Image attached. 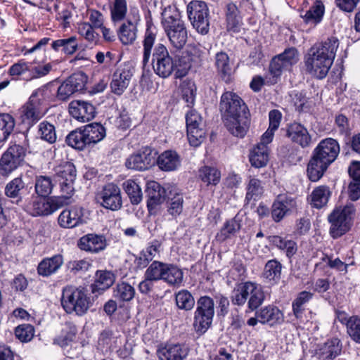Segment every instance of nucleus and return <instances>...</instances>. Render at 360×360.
Listing matches in <instances>:
<instances>
[{"label": "nucleus", "mask_w": 360, "mask_h": 360, "mask_svg": "<svg viewBox=\"0 0 360 360\" xmlns=\"http://www.w3.org/2000/svg\"><path fill=\"white\" fill-rule=\"evenodd\" d=\"M55 172L57 177L58 178V181L74 182L76 179L75 167L70 162H65L58 165L56 167Z\"/></svg>", "instance_id": "obj_50"}, {"label": "nucleus", "mask_w": 360, "mask_h": 360, "mask_svg": "<svg viewBox=\"0 0 360 360\" xmlns=\"http://www.w3.org/2000/svg\"><path fill=\"white\" fill-rule=\"evenodd\" d=\"M86 139L89 145L95 144L103 140L105 135V127L99 123H91L84 127Z\"/></svg>", "instance_id": "obj_42"}, {"label": "nucleus", "mask_w": 360, "mask_h": 360, "mask_svg": "<svg viewBox=\"0 0 360 360\" xmlns=\"http://www.w3.org/2000/svg\"><path fill=\"white\" fill-rule=\"evenodd\" d=\"M123 188L128 195L130 201L134 205H138L143 198L141 187L131 179L125 181L123 183Z\"/></svg>", "instance_id": "obj_53"}, {"label": "nucleus", "mask_w": 360, "mask_h": 360, "mask_svg": "<svg viewBox=\"0 0 360 360\" xmlns=\"http://www.w3.org/2000/svg\"><path fill=\"white\" fill-rule=\"evenodd\" d=\"M167 265V263L153 261L146 269L144 276L154 281L162 280Z\"/></svg>", "instance_id": "obj_57"}, {"label": "nucleus", "mask_w": 360, "mask_h": 360, "mask_svg": "<svg viewBox=\"0 0 360 360\" xmlns=\"http://www.w3.org/2000/svg\"><path fill=\"white\" fill-rule=\"evenodd\" d=\"M46 91L45 88L37 89L21 108L20 118L23 123L33 125L44 116L46 110L43 106V101L45 99Z\"/></svg>", "instance_id": "obj_6"}, {"label": "nucleus", "mask_w": 360, "mask_h": 360, "mask_svg": "<svg viewBox=\"0 0 360 360\" xmlns=\"http://www.w3.org/2000/svg\"><path fill=\"white\" fill-rule=\"evenodd\" d=\"M134 295L135 290L134 287L124 282L118 283L114 290L115 297L122 301H129L132 300Z\"/></svg>", "instance_id": "obj_64"}, {"label": "nucleus", "mask_w": 360, "mask_h": 360, "mask_svg": "<svg viewBox=\"0 0 360 360\" xmlns=\"http://www.w3.org/2000/svg\"><path fill=\"white\" fill-rule=\"evenodd\" d=\"M118 343H121L118 338L114 336L110 331H103L98 339V345L105 352L117 348Z\"/></svg>", "instance_id": "obj_60"}, {"label": "nucleus", "mask_w": 360, "mask_h": 360, "mask_svg": "<svg viewBox=\"0 0 360 360\" xmlns=\"http://www.w3.org/2000/svg\"><path fill=\"white\" fill-rule=\"evenodd\" d=\"M82 209L73 207L64 210L58 217V224L63 228H74L82 221Z\"/></svg>", "instance_id": "obj_28"}, {"label": "nucleus", "mask_w": 360, "mask_h": 360, "mask_svg": "<svg viewBox=\"0 0 360 360\" xmlns=\"http://www.w3.org/2000/svg\"><path fill=\"white\" fill-rule=\"evenodd\" d=\"M297 207L295 198L287 194L278 195L271 206V217L274 221H281Z\"/></svg>", "instance_id": "obj_20"}, {"label": "nucleus", "mask_w": 360, "mask_h": 360, "mask_svg": "<svg viewBox=\"0 0 360 360\" xmlns=\"http://www.w3.org/2000/svg\"><path fill=\"white\" fill-rule=\"evenodd\" d=\"M87 82V77L82 72L72 74L58 88L57 98L60 101L68 99L73 94L83 90Z\"/></svg>", "instance_id": "obj_15"}, {"label": "nucleus", "mask_w": 360, "mask_h": 360, "mask_svg": "<svg viewBox=\"0 0 360 360\" xmlns=\"http://www.w3.org/2000/svg\"><path fill=\"white\" fill-rule=\"evenodd\" d=\"M198 176L207 186H215L220 181L221 172L216 167L204 166L199 169Z\"/></svg>", "instance_id": "obj_45"}, {"label": "nucleus", "mask_w": 360, "mask_h": 360, "mask_svg": "<svg viewBox=\"0 0 360 360\" xmlns=\"http://www.w3.org/2000/svg\"><path fill=\"white\" fill-rule=\"evenodd\" d=\"M338 46L339 41L333 37L315 44L304 57L306 71L316 78H325L333 63Z\"/></svg>", "instance_id": "obj_1"}, {"label": "nucleus", "mask_w": 360, "mask_h": 360, "mask_svg": "<svg viewBox=\"0 0 360 360\" xmlns=\"http://www.w3.org/2000/svg\"><path fill=\"white\" fill-rule=\"evenodd\" d=\"M26 155L24 147L14 144L11 146L0 159V176L8 177L23 162Z\"/></svg>", "instance_id": "obj_10"}, {"label": "nucleus", "mask_w": 360, "mask_h": 360, "mask_svg": "<svg viewBox=\"0 0 360 360\" xmlns=\"http://www.w3.org/2000/svg\"><path fill=\"white\" fill-rule=\"evenodd\" d=\"M162 25L171 45L177 49H182L188 39V32L184 22L176 11L169 14L165 10L162 13Z\"/></svg>", "instance_id": "obj_4"}, {"label": "nucleus", "mask_w": 360, "mask_h": 360, "mask_svg": "<svg viewBox=\"0 0 360 360\" xmlns=\"http://www.w3.org/2000/svg\"><path fill=\"white\" fill-rule=\"evenodd\" d=\"M224 124L228 131L236 137L243 138L246 134L250 125L248 113L238 114L224 119Z\"/></svg>", "instance_id": "obj_23"}, {"label": "nucleus", "mask_w": 360, "mask_h": 360, "mask_svg": "<svg viewBox=\"0 0 360 360\" xmlns=\"http://www.w3.org/2000/svg\"><path fill=\"white\" fill-rule=\"evenodd\" d=\"M270 245L283 251L289 259L292 257L297 251V245L295 240L288 236L272 235L268 237Z\"/></svg>", "instance_id": "obj_27"}, {"label": "nucleus", "mask_w": 360, "mask_h": 360, "mask_svg": "<svg viewBox=\"0 0 360 360\" xmlns=\"http://www.w3.org/2000/svg\"><path fill=\"white\" fill-rule=\"evenodd\" d=\"M89 22H81L78 25V33L88 42L96 44L99 39V34L94 30Z\"/></svg>", "instance_id": "obj_61"}, {"label": "nucleus", "mask_w": 360, "mask_h": 360, "mask_svg": "<svg viewBox=\"0 0 360 360\" xmlns=\"http://www.w3.org/2000/svg\"><path fill=\"white\" fill-rule=\"evenodd\" d=\"M132 76L133 71L130 65L123 64L118 66L112 76L111 91L117 96L122 95L127 89Z\"/></svg>", "instance_id": "obj_18"}, {"label": "nucleus", "mask_w": 360, "mask_h": 360, "mask_svg": "<svg viewBox=\"0 0 360 360\" xmlns=\"http://www.w3.org/2000/svg\"><path fill=\"white\" fill-rule=\"evenodd\" d=\"M215 66L221 79L226 83L230 82L233 71L229 57L226 53L221 51L216 53Z\"/></svg>", "instance_id": "obj_32"}, {"label": "nucleus", "mask_w": 360, "mask_h": 360, "mask_svg": "<svg viewBox=\"0 0 360 360\" xmlns=\"http://www.w3.org/2000/svg\"><path fill=\"white\" fill-rule=\"evenodd\" d=\"M69 112L75 119L82 122L93 120L96 113L95 107L91 103L81 100L70 103Z\"/></svg>", "instance_id": "obj_22"}, {"label": "nucleus", "mask_w": 360, "mask_h": 360, "mask_svg": "<svg viewBox=\"0 0 360 360\" xmlns=\"http://www.w3.org/2000/svg\"><path fill=\"white\" fill-rule=\"evenodd\" d=\"M156 151L150 148H145L136 154L131 155L126 161L129 169L143 171L154 165L156 159Z\"/></svg>", "instance_id": "obj_17"}, {"label": "nucleus", "mask_w": 360, "mask_h": 360, "mask_svg": "<svg viewBox=\"0 0 360 360\" xmlns=\"http://www.w3.org/2000/svg\"><path fill=\"white\" fill-rule=\"evenodd\" d=\"M167 207L169 214L174 217L179 215L183 211V194L175 188L167 193Z\"/></svg>", "instance_id": "obj_38"}, {"label": "nucleus", "mask_w": 360, "mask_h": 360, "mask_svg": "<svg viewBox=\"0 0 360 360\" xmlns=\"http://www.w3.org/2000/svg\"><path fill=\"white\" fill-rule=\"evenodd\" d=\"M241 223L240 219L236 216L231 219L226 221L219 232L217 235V238L220 240H225L227 238L234 236L240 231Z\"/></svg>", "instance_id": "obj_44"}, {"label": "nucleus", "mask_w": 360, "mask_h": 360, "mask_svg": "<svg viewBox=\"0 0 360 360\" xmlns=\"http://www.w3.org/2000/svg\"><path fill=\"white\" fill-rule=\"evenodd\" d=\"M140 15L138 9L130 8L127 18L117 30L119 40L123 45H131L134 43L138 35V25L140 22Z\"/></svg>", "instance_id": "obj_12"}, {"label": "nucleus", "mask_w": 360, "mask_h": 360, "mask_svg": "<svg viewBox=\"0 0 360 360\" xmlns=\"http://www.w3.org/2000/svg\"><path fill=\"white\" fill-rule=\"evenodd\" d=\"M115 282L114 274L109 271H97L94 283L92 284V292L104 291L109 288Z\"/></svg>", "instance_id": "obj_40"}, {"label": "nucleus", "mask_w": 360, "mask_h": 360, "mask_svg": "<svg viewBox=\"0 0 360 360\" xmlns=\"http://www.w3.org/2000/svg\"><path fill=\"white\" fill-rule=\"evenodd\" d=\"M155 162L159 168L165 172L174 171L181 165L180 156L176 151L171 150L162 153Z\"/></svg>", "instance_id": "obj_30"}, {"label": "nucleus", "mask_w": 360, "mask_h": 360, "mask_svg": "<svg viewBox=\"0 0 360 360\" xmlns=\"http://www.w3.org/2000/svg\"><path fill=\"white\" fill-rule=\"evenodd\" d=\"M63 264L62 255H56L51 257L44 259L38 265L39 275L49 276L56 273Z\"/></svg>", "instance_id": "obj_35"}, {"label": "nucleus", "mask_w": 360, "mask_h": 360, "mask_svg": "<svg viewBox=\"0 0 360 360\" xmlns=\"http://www.w3.org/2000/svg\"><path fill=\"white\" fill-rule=\"evenodd\" d=\"M53 184L50 177L46 176H37L35 181V191L38 196L47 197L52 191Z\"/></svg>", "instance_id": "obj_58"}, {"label": "nucleus", "mask_w": 360, "mask_h": 360, "mask_svg": "<svg viewBox=\"0 0 360 360\" xmlns=\"http://www.w3.org/2000/svg\"><path fill=\"white\" fill-rule=\"evenodd\" d=\"M342 351V345L338 338H333L321 345L316 352L319 360H333Z\"/></svg>", "instance_id": "obj_29"}, {"label": "nucleus", "mask_w": 360, "mask_h": 360, "mask_svg": "<svg viewBox=\"0 0 360 360\" xmlns=\"http://www.w3.org/2000/svg\"><path fill=\"white\" fill-rule=\"evenodd\" d=\"M77 335V326L70 322L65 323L60 333L53 339V344L66 347L75 341Z\"/></svg>", "instance_id": "obj_31"}, {"label": "nucleus", "mask_w": 360, "mask_h": 360, "mask_svg": "<svg viewBox=\"0 0 360 360\" xmlns=\"http://www.w3.org/2000/svg\"><path fill=\"white\" fill-rule=\"evenodd\" d=\"M127 0H113L110 6V15L113 22H121L128 15Z\"/></svg>", "instance_id": "obj_48"}, {"label": "nucleus", "mask_w": 360, "mask_h": 360, "mask_svg": "<svg viewBox=\"0 0 360 360\" xmlns=\"http://www.w3.org/2000/svg\"><path fill=\"white\" fill-rule=\"evenodd\" d=\"M153 68L155 72L161 77L171 75L175 65L167 47L162 44H158L153 51L152 57Z\"/></svg>", "instance_id": "obj_13"}, {"label": "nucleus", "mask_w": 360, "mask_h": 360, "mask_svg": "<svg viewBox=\"0 0 360 360\" xmlns=\"http://www.w3.org/2000/svg\"><path fill=\"white\" fill-rule=\"evenodd\" d=\"M269 126L262 136L260 142L255 146L250 151L249 160L251 165L255 168L266 166L269 159V148L268 145L274 139V132L279 127L281 114L277 110L269 112Z\"/></svg>", "instance_id": "obj_3"}, {"label": "nucleus", "mask_w": 360, "mask_h": 360, "mask_svg": "<svg viewBox=\"0 0 360 360\" xmlns=\"http://www.w3.org/2000/svg\"><path fill=\"white\" fill-rule=\"evenodd\" d=\"M330 195V191L327 186H319L311 194V204L314 207L321 208L327 204Z\"/></svg>", "instance_id": "obj_46"}, {"label": "nucleus", "mask_w": 360, "mask_h": 360, "mask_svg": "<svg viewBox=\"0 0 360 360\" xmlns=\"http://www.w3.org/2000/svg\"><path fill=\"white\" fill-rule=\"evenodd\" d=\"M219 107L224 119L237 116L238 114L248 113L245 103L239 96L232 91H226L222 94Z\"/></svg>", "instance_id": "obj_14"}, {"label": "nucleus", "mask_w": 360, "mask_h": 360, "mask_svg": "<svg viewBox=\"0 0 360 360\" xmlns=\"http://www.w3.org/2000/svg\"><path fill=\"white\" fill-rule=\"evenodd\" d=\"M252 290L249 292L248 307L255 310L264 302V295L261 287L256 283L252 282Z\"/></svg>", "instance_id": "obj_63"}, {"label": "nucleus", "mask_w": 360, "mask_h": 360, "mask_svg": "<svg viewBox=\"0 0 360 360\" xmlns=\"http://www.w3.org/2000/svg\"><path fill=\"white\" fill-rule=\"evenodd\" d=\"M51 48L55 51H62L65 55H72L78 48L77 37L72 36L66 39L55 40L51 44Z\"/></svg>", "instance_id": "obj_41"}, {"label": "nucleus", "mask_w": 360, "mask_h": 360, "mask_svg": "<svg viewBox=\"0 0 360 360\" xmlns=\"http://www.w3.org/2000/svg\"><path fill=\"white\" fill-rule=\"evenodd\" d=\"M156 39V34L153 30L148 27L145 32L144 39L143 41V64L146 65L151 56V51Z\"/></svg>", "instance_id": "obj_54"}, {"label": "nucleus", "mask_w": 360, "mask_h": 360, "mask_svg": "<svg viewBox=\"0 0 360 360\" xmlns=\"http://www.w3.org/2000/svg\"><path fill=\"white\" fill-rule=\"evenodd\" d=\"M184 273L178 266L167 264L162 281L169 285L179 287L183 283Z\"/></svg>", "instance_id": "obj_43"}, {"label": "nucleus", "mask_w": 360, "mask_h": 360, "mask_svg": "<svg viewBox=\"0 0 360 360\" xmlns=\"http://www.w3.org/2000/svg\"><path fill=\"white\" fill-rule=\"evenodd\" d=\"M175 302L179 309L191 310L195 306V299L188 290H181L175 293Z\"/></svg>", "instance_id": "obj_52"}, {"label": "nucleus", "mask_w": 360, "mask_h": 360, "mask_svg": "<svg viewBox=\"0 0 360 360\" xmlns=\"http://www.w3.org/2000/svg\"><path fill=\"white\" fill-rule=\"evenodd\" d=\"M252 290V282H245L238 285L233 291L232 302L234 304L243 305L249 297V292Z\"/></svg>", "instance_id": "obj_49"}, {"label": "nucleus", "mask_w": 360, "mask_h": 360, "mask_svg": "<svg viewBox=\"0 0 360 360\" xmlns=\"http://www.w3.org/2000/svg\"><path fill=\"white\" fill-rule=\"evenodd\" d=\"M79 248L91 253H98L105 249L107 242L103 235L89 233L83 236L78 242Z\"/></svg>", "instance_id": "obj_25"}, {"label": "nucleus", "mask_w": 360, "mask_h": 360, "mask_svg": "<svg viewBox=\"0 0 360 360\" xmlns=\"http://www.w3.org/2000/svg\"><path fill=\"white\" fill-rule=\"evenodd\" d=\"M147 206L150 211L160 205L164 200L165 189L157 182L152 181L148 184L146 189Z\"/></svg>", "instance_id": "obj_34"}, {"label": "nucleus", "mask_w": 360, "mask_h": 360, "mask_svg": "<svg viewBox=\"0 0 360 360\" xmlns=\"http://www.w3.org/2000/svg\"><path fill=\"white\" fill-rule=\"evenodd\" d=\"M195 61V58L188 52H183L181 55L176 56L174 60L176 77L186 76Z\"/></svg>", "instance_id": "obj_37"}, {"label": "nucleus", "mask_w": 360, "mask_h": 360, "mask_svg": "<svg viewBox=\"0 0 360 360\" xmlns=\"http://www.w3.org/2000/svg\"><path fill=\"white\" fill-rule=\"evenodd\" d=\"M161 244L158 240L152 241L141 252L136 259L137 265L141 268L146 267L150 262L158 257Z\"/></svg>", "instance_id": "obj_39"}, {"label": "nucleus", "mask_w": 360, "mask_h": 360, "mask_svg": "<svg viewBox=\"0 0 360 360\" xmlns=\"http://www.w3.org/2000/svg\"><path fill=\"white\" fill-rule=\"evenodd\" d=\"M63 204L64 200L60 197L34 196L26 205V210L32 216H46L56 212Z\"/></svg>", "instance_id": "obj_11"}, {"label": "nucleus", "mask_w": 360, "mask_h": 360, "mask_svg": "<svg viewBox=\"0 0 360 360\" xmlns=\"http://www.w3.org/2000/svg\"><path fill=\"white\" fill-rule=\"evenodd\" d=\"M282 265L276 259L266 262L264 270V276L269 281H278L281 278Z\"/></svg>", "instance_id": "obj_55"}, {"label": "nucleus", "mask_w": 360, "mask_h": 360, "mask_svg": "<svg viewBox=\"0 0 360 360\" xmlns=\"http://www.w3.org/2000/svg\"><path fill=\"white\" fill-rule=\"evenodd\" d=\"M225 16L227 30L233 32H239L242 24V16L235 4L229 3L226 6Z\"/></svg>", "instance_id": "obj_33"}, {"label": "nucleus", "mask_w": 360, "mask_h": 360, "mask_svg": "<svg viewBox=\"0 0 360 360\" xmlns=\"http://www.w3.org/2000/svg\"><path fill=\"white\" fill-rule=\"evenodd\" d=\"M298 60V53L295 49H286L283 53L272 59L270 63V71L274 76L277 77L283 70H290Z\"/></svg>", "instance_id": "obj_19"}, {"label": "nucleus", "mask_w": 360, "mask_h": 360, "mask_svg": "<svg viewBox=\"0 0 360 360\" xmlns=\"http://www.w3.org/2000/svg\"><path fill=\"white\" fill-rule=\"evenodd\" d=\"M66 143L72 148L80 150L89 146L84 129L70 132L66 137Z\"/></svg>", "instance_id": "obj_47"}, {"label": "nucleus", "mask_w": 360, "mask_h": 360, "mask_svg": "<svg viewBox=\"0 0 360 360\" xmlns=\"http://www.w3.org/2000/svg\"><path fill=\"white\" fill-rule=\"evenodd\" d=\"M181 91L183 99L186 101L188 106L194 104L195 99L196 86L193 81L185 79L181 84Z\"/></svg>", "instance_id": "obj_56"}, {"label": "nucleus", "mask_w": 360, "mask_h": 360, "mask_svg": "<svg viewBox=\"0 0 360 360\" xmlns=\"http://www.w3.org/2000/svg\"><path fill=\"white\" fill-rule=\"evenodd\" d=\"M340 153L338 142L332 138L321 140L315 148L313 156L307 166V175L311 181L319 180L328 166Z\"/></svg>", "instance_id": "obj_2"}, {"label": "nucleus", "mask_w": 360, "mask_h": 360, "mask_svg": "<svg viewBox=\"0 0 360 360\" xmlns=\"http://www.w3.org/2000/svg\"><path fill=\"white\" fill-rule=\"evenodd\" d=\"M15 127L14 118L8 113L0 114V143L8 139Z\"/></svg>", "instance_id": "obj_51"}, {"label": "nucleus", "mask_w": 360, "mask_h": 360, "mask_svg": "<svg viewBox=\"0 0 360 360\" xmlns=\"http://www.w3.org/2000/svg\"><path fill=\"white\" fill-rule=\"evenodd\" d=\"M38 134L41 139L49 143H53L56 141L55 127L47 121H43L39 124Z\"/></svg>", "instance_id": "obj_62"}, {"label": "nucleus", "mask_w": 360, "mask_h": 360, "mask_svg": "<svg viewBox=\"0 0 360 360\" xmlns=\"http://www.w3.org/2000/svg\"><path fill=\"white\" fill-rule=\"evenodd\" d=\"M214 314V304L212 298L202 296L197 300L193 326L200 335L204 334L211 326Z\"/></svg>", "instance_id": "obj_7"}, {"label": "nucleus", "mask_w": 360, "mask_h": 360, "mask_svg": "<svg viewBox=\"0 0 360 360\" xmlns=\"http://www.w3.org/2000/svg\"><path fill=\"white\" fill-rule=\"evenodd\" d=\"M97 198L101 205L106 209L115 211L122 207L120 188L115 184H106L98 194Z\"/></svg>", "instance_id": "obj_16"}, {"label": "nucleus", "mask_w": 360, "mask_h": 360, "mask_svg": "<svg viewBox=\"0 0 360 360\" xmlns=\"http://www.w3.org/2000/svg\"><path fill=\"white\" fill-rule=\"evenodd\" d=\"M354 208L352 205L338 207L328 216L331 226L330 233L333 238H337L348 231L351 226Z\"/></svg>", "instance_id": "obj_9"}, {"label": "nucleus", "mask_w": 360, "mask_h": 360, "mask_svg": "<svg viewBox=\"0 0 360 360\" xmlns=\"http://www.w3.org/2000/svg\"><path fill=\"white\" fill-rule=\"evenodd\" d=\"M187 13L191 25L201 34L210 30V11L203 1L193 0L187 6Z\"/></svg>", "instance_id": "obj_8"}, {"label": "nucleus", "mask_w": 360, "mask_h": 360, "mask_svg": "<svg viewBox=\"0 0 360 360\" xmlns=\"http://www.w3.org/2000/svg\"><path fill=\"white\" fill-rule=\"evenodd\" d=\"M263 191L261 181L256 178H250L247 186L245 199L248 201L257 200L262 195Z\"/></svg>", "instance_id": "obj_59"}, {"label": "nucleus", "mask_w": 360, "mask_h": 360, "mask_svg": "<svg viewBox=\"0 0 360 360\" xmlns=\"http://www.w3.org/2000/svg\"><path fill=\"white\" fill-rule=\"evenodd\" d=\"M91 304L90 297L83 288L67 286L63 289L61 305L66 313L82 316Z\"/></svg>", "instance_id": "obj_5"}, {"label": "nucleus", "mask_w": 360, "mask_h": 360, "mask_svg": "<svg viewBox=\"0 0 360 360\" xmlns=\"http://www.w3.org/2000/svg\"><path fill=\"white\" fill-rule=\"evenodd\" d=\"M259 323L270 326L281 324L284 321L283 312L275 306L269 305L257 311Z\"/></svg>", "instance_id": "obj_26"}, {"label": "nucleus", "mask_w": 360, "mask_h": 360, "mask_svg": "<svg viewBox=\"0 0 360 360\" xmlns=\"http://www.w3.org/2000/svg\"><path fill=\"white\" fill-rule=\"evenodd\" d=\"M324 12L325 6L323 2L316 0L304 14H301V17L306 23L316 25L322 20Z\"/></svg>", "instance_id": "obj_36"}, {"label": "nucleus", "mask_w": 360, "mask_h": 360, "mask_svg": "<svg viewBox=\"0 0 360 360\" xmlns=\"http://www.w3.org/2000/svg\"><path fill=\"white\" fill-rule=\"evenodd\" d=\"M189 348L182 343H166L157 349L159 360H184L189 354Z\"/></svg>", "instance_id": "obj_21"}, {"label": "nucleus", "mask_w": 360, "mask_h": 360, "mask_svg": "<svg viewBox=\"0 0 360 360\" xmlns=\"http://www.w3.org/2000/svg\"><path fill=\"white\" fill-rule=\"evenodd\" d=\"M286 136L290 141L302 148H307L311 143V136L307 129L302 124L294 122L289 124L286 129Z\"/></svg>", "instance_id": "obj_24"}]
</instances>
